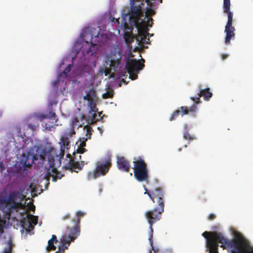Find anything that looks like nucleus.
Returning <instances> with one entry per match:
<instances>
[{
  "label": "nucleus",
  "instance_id": "obj_33",
  "mask_svg": "<svg viewBox=\"0 0 253 253\" xmlns=\"http://www.w3.org/2000/svg\"><path fill=\"white\" fill-rule=\"evenodd\" d=\"M28 127L32 130V131H34L35 130H36L37 126L35 125L29 124L28 125Z\"/></svg>",
  "mask_w": 253,
  "mask_h": 253
},
{
  "label": "nucleus",
  "instance_id": "obj_52",
  "mask_svg": "<svg viewBox=\"0 0 253 253\" xmlns=\"http://www.w3.org/2000/svg\"><path fill=\"white\" fill-rule=\"evenodd\" d=\"M181 151V148H179V149H178V151H179V152H180Z\"/></svg>",
  "mask_w": 253,
  "mask_h": 253
},
{
  "label": "nucleus",
  "instance_id": "obj_5",
  "mask_svg": "<svg viewBox=\"0 0 253 253\" xmlns=\"http://www.w3.org/2000/svg\"><path fill=\"white\" fill-rule=\"evenodd\" d=\"M46 152L40 147H37L36 152L32 154L28 152L27 154H23L21 158V163L23 166V171L26 170L28 168H31L35 161L39 160V164L42 165L45 161Z\"/></svg>",
  "mask_w": 253,
  "mask_h": 253
},
{
  "label": "nucleus",
  "instance_id": "obj_42",
  "mask_svg": "<svg viewBox=\"0 0 253 253\" xmlns=\"http://www.w3.org/2000/svg\"><path fill=\"white\" fill-rule=\"evenodd\" d=\"M0 169H1L2 170H4V165L3 164H2V162H0Z\"/></svg>",
  "mask_w": 253,
  "mask_h": 253
},
{
  "label": "nucleus",
  "instance_id": "obj_8",
  "mask_svg": "<svg viewBox=\"0 0 253 253\" xmlns=\"http://www.w3.org/2000/svg\"><path fill=\"white\" fill-rule=\"evenodd\" d=\"M122 53L121 50L115 49L111 51L110 53L106 56V63L109 64V68H106L105 75L109 74L111 70L117 71L120 67L122 58Z\"/></svg>",
  "mask_w": 253,
  "mask_h": 253
},
{
  "label": "nucleus",
  "instance_id": "obj_49",
  "mask_svg": "<svg viewBox=\"0 0 253 253\" xmlns=\"http://www.w3.org/2000/svg\"><path fill=\"white\" fill-rule=\"evenodd\" d=\"M184 128H185V129H186V128H187V125L185 124L184 125Z\"/></svg>",
  "mask_w": 253,
  "mask_h": 253
},
{
  "label": "nucleus",
  "instance_id": "obj_28",
  "mask_svg": "<svg viewBox=\"0 0 253 253\" xmlns=\"http://www.w3.org/2000/svg\"><path fill=\"white\" fill-rule=\"evenodd\" d=\"M113 96V90L112 89L109 90L102 95V97L104 99L112 97Z\"/></svg>",
  "mask_w": 253,
  "mask_h": 253
},
{
  "label": "nucleus",
  "instance_id": "obj_14",
  "mask_svg": "<svg viewBox=\"0 0 253 253\" xmlns=\"http://www.w3.org/2000/svg\"><path fill=\"white\" fill-rule=\"evenodd\" d=\"M117 166L119 170L126 172H128L130 169L129 162L124 157H117Z\"/></svg>",
  "mask_w": 253,
  "mask_h": 253
},
{
  "label": "nucleus",
  "instance_id": "obj_7",
  "mask_svg": "<svg viewBox=\"0 0 253 253\" xmlns=\"http://www.w3.org/2000/svg\"><path fill=\"white\" fill-rule=\"evenodd\" d=\"M79 235L78 226H76L74 228L67 227L64 235L60 239V243L56 253H64L70 246L71 242H73Z\"/></svg>",
  "mask_w": 253,
  "mask_h": 253
},
{
  "label": "nucleus",
  "instance_id": "obj_40",
  "mask_svg": "<svg viewBox=\"0 0 253 253\" xmlns=\"http://www.w3.org/2000/svg\"><path fill=\"white\" fill-rule=\"evenodd\" d=\"M46 116V115L43 114V115H40L41 119L43 120V119H48V118H45Z\"/></svg>",
  "mask_w": 253,
  "mask_h": 253
},
{
  "label": "nucleus",
  "instance_id": "obj_24",
  "mask_svg": "<svg viewBox=\"0 0 253 253\" xmlns=\"http://www.w3.org/2000/svg\"><path fill=\"white\" fill-rule=\"evenodd\" d=\"M223 12H227L230 11V0H223Z\"/></svg>",
  "mask_w": 253,
  "mask_h": 253
},
{
  "label": "nucleus",
  "instance_id": "obj_6",
  "mask_svg": "<svg viewBox=\"0 0 253 253\" xmlns=\"http://www.w3.org/2000/svg\"><path fill=\"white\" fill-rule=\"evenodd\" d=\"M133 172L135 178L139 182L148 181V170L147 164L140 157L133 159Z\"/></svg>",
  "mask_w": 253,
  "mask_h": 253
},
{
  "label": "nucleus",
  "instance_id": "obj_21",
  "mask_svg": "<svg viewBox=\"0 0 253 253\" xmlns=\"http://www.w3.org/2000/svg\"><path fill=\"white\" fill-rule=\"evenodd\" d=\"M81 169L82 166L80 165L78 162L75 161L73 159H71L68 163V166H66V169L73 170L74 169Z\"/></svg>",
  "mask_w": 253,
  "mask_h": 253
},
{
  "label": "nucleus",
  "instance_id": "obj_17",
  "mask_svg": "<svg viewBox=\"0 0 253 253\" xmlns=\"http://www.w3.org/2000/svg\"><path fill=\"white\" fill-rule=\"evenodd\" d=\"M82 126L81 125H79V120L78 118L75 117L73 120L72 123L70 125V128L69 129H67L66 130L68 131V134L69 136H72L76 133L75 128L76 127L79 128L80 127H82Z\"/></svg>",
  "mask_w": 253,
  "mask_h": 253
},
{
  "label": "nucleus",
  "instance_id": "obj_31",
  "mask_svg": "<svg viewBox=\"0 0 253 253\" xmlns=\"http://www.w3.org/2000/svg\"><path fill=\"white\" fill-rule=\"evenodd\" d=\"M179 114H180V111L179 110H176L171 115V116L169 118V120L170 121L174 120L178 116Z\"/></svg>",
  "mask_w": 253,
  "mask_h": 253
},
{
  "label": "nucleus",
  "instance_id": "obj_19",
  "mask_svg": "<svg viewBox=\"0 0 253 253\" xmlns=\"http://www.w3.org/2000/svg\"><path fill=\"white\" fill-rule=\"evenodd\" d=\"M57 242L58 240L56 235H52L51 238L48 241V244L46 248L47 252H49L51 251H55L56 247L54 245V243H57Z\"/></svg>",
  "mask_w": 253,
  "mask_h": 253
},
{
  "label": "nucleus",
  "instance_id": "obj_13",
  "mask_svg": "<svg viewBox=\"0 0 253 253\" xmlns=\"http://www.w3.org/2000/svg\"><path fill=\"white\" fill-rule=\"evenodd\" d=\"M199 88L200 91L198 93V96L196 97H191V100L196 102V103H200L201 102L200 99L201 97H203L205 100H209L212 95V92L210 91V88L207 87L205 89H201L200 87Z\"/></svg>",
  "mask_w": 253,
  "mask_h": 253
},
{
  "label": "nucleus",
  "instance_id": "obj_12",
  "mask_svg": "<svg viewBox=\"0 0 253 253\" xmlns=\"http://www.w3.org/2000/svg\"><path fill=\"white\" fill-rule=\"evenodd\" d=\"M20 191H14L9 193V197L10 200L12 201V204L10 206L9 210L10 209H17L21 205V203L16 202V200H19L20 202L24 200L25 196L22 194V188L20 187Z\"/></svg>",
  "mask_w": 253,
  "mask_h": 253
},
{
  "label": "nucleus",
  "instance_id": "obj_26",
  "mask_svg": "<svg viewBox=\"0 0 253 253\" xmlns=\"http://www.w3.org/2000/svg\"><path fill=\"white\" fill-rule=\"evenodd\" d=\"M96 46V44L91 43V44L90 45L89 48H88L86 50H85L84 49L82 51V52H83L84 53H86L88 54H89L90 52H91L90 55H92L93 54L92 51L94 50V47Z\"/></svg>",
  "mask_w": 253,
  "mask_h": 253
},
{
  "label": "nucleus",
  "instance_id": "obj_37",
  "mask_svg": "<svg viewBox=\"0 0 253 253\" xmlns=\"http://www.w3.org/2000/svg\"><path fill=\"white\" fill-rule=\"evenodd\" d=\"M4 253H11V246H9V248L5 250Z\"/></svg>",
  "mask_w": 253,
  "mask_h": 253
},
{
  "label": "nucleus",
  "instance_id": "obj_27",
  "mask_svg": "<svg viewBox=\"0 0 253 253\" xmlns=\"http://www.w3.org/2000/svg\"><path fill=\"white\" fill-rule=\"evenodd\" d=\"M183 137L185 139L188 140H193L196 138L194 135H191L188 131H186L183 133Z\"/></svg>",
  "mask_w": 253,
  "mask_h": 253
},
{
  "label": "nucleus",
  "instance_id": "obj_23",
  "mask_svg": "<svg viewBox=\"0 0 253 253\" xmlns=\"http://www.w3.org/2000/svg\"><path fill=\"white\" fill-rule=\"evenodd\" d=\"M84 131H85V138H87V139H90L91 138L92 132L93 131L92 128L89 125H87L84 126Z\"/></svg>",
  "mask_w": 253,
  "mask_h": 253
},
{
  "label": "nucleus",
  "instance_id": "obj_16",
  "mask_svg": "<svg viewBox=\"0 0 253 253\" xmlns=\"http://www.w3.org/2000/svg\"><path fill=\"white\" fill-rule=\"evenodd\" d=\"M198 104L194 102V103L189 108L186 106H181L180 107L181 116H183L184 115L188 114L189 113H191L193 116L195 117V113L198 110L197 104Z\"/></svg>",
  "mask_w": 253,
  "mask_h": 253
},
{
  "label": "nucleus",
  "instance_id": "obj_43",
  "mask_svg": "<svg viewBox=\"0 0 253 253\" xmlns=\"http://www.w3.org/2000/svg\"><path fill=\"white\" fill-rule=\"evenodd\" d=\"M3 232V226L0 223V233H2Z\"/></svg>",
  "mask_w": 253,
  "mask_h": 253
},
{
  "label": "nucleus",
  "instance_id": "obj_25",
  "mask_svg": "<svg viewBox=\"0 0 253 253\" xmlns=\"http://www.w3.org/2000/svg\"><path fill=\"white\" fill-rule=\"evenodd\" d=\"M0 203L5 207H7L10 203L12 204V201L10 200L9 196L7 197L0 199Z\"/></svg>",
  "mask_w": 253,
  "mask_h": 253
},
{
  "label": "nucleus",
  "instance_id": "obj_10",
  "mask_svg": "<svg viewBox=\"0 0 253 253\" xmlns=\"http://www.w3.org/2000/svg\"><path fill=\"white\" fill-rule=\"evenodd\" d=\"M143 64L141 63L139 60L136 59H128L126 64V69L129 75V78L132 80H136L138 78L137 73L143 69Z\"/></svg>",
  "mask_w": 253,
  "mask_h": 253
},
{
  "label": "nucleus",
  "instance_id": "obj_30",
  "mask_svg": "<svg viewBox=\"0 0 253 253\" xmlns=\"http://www.w3.org/2000/svg\"><path fill=\"white\" fill-rule=\"evenodd\" d=\"M28 219L30 220L32 223L34 224H37L38 218L37 216L31 215L30 214H28L27 215Z\"/></svg>",
  "mask_w": 253,
  "mask_h": 253
},
{
  "label": "nucleus",
  "instance_id": "obj_41",
  "mask_svg": "<svg viewBox=\"0 0 253 253\" xmlns=\"http://www.w3.org/2000/svg\"><path fill=\"white\" fill-rule=\"evenodd\" d=\"M30 209L32 211H35V206L33 205H32L30 207Z\"/></svg>",
  "mask_w": 253,
  "mask_h": 253
},
{
  "label": "nucleus",
  "instance_id": "obj_54",
  "mask_svg": "<svg viewBox=\"0 0 253 253\" xmlns=\"http://www.w3.org/2000/svg\"><path fill=\"white\" fill-rule=\"evenodd\" d=\"M86 44L88 45V42H86Z\"/></svg>",
  "mask_w": 253,
  "mask_h": 253
},
{
  "label": "nucleus",
  "instance_id": "obj_45",
  "mask_svg": "<svg viewBox=\"0 0 253 253\" xmlns=\"http://www.w3.org/2000/svg\"><path fill=\"white\" fill-rule=\"evenodd\" d=\"M97 129L100 131V134H102V133L103 132L102 129L101 127H98Z\"/></svg>",
  "mask_w": 253,
  "mask_h": 253
},
{
  "label": "nucleus",
  "instance_id": "obj_22",
  "mask_svg": "<svg viewBox=\"0 0 253 253\" xmlns=\"http://www.w3.org/2000/svg\"><path fill=\"white\" fill-rule=\"evenodd\" d=\"M84 213L81 211H78L76 213V215L77 216V219H73L72 220L74 222V225L73 228H74L76 226H78L79 228V230L80 231V218L81 217L84 216Z\"/></svg>",
  "mask_w": 253,
  "mask_h": 253
},
{
  "label": "nucleus",
  "instance_id": "obj_55",
  "mask_svg": "<svg viewBox=\"0 0 253 253\" xmlns=\"http://www.w3.org/2000/svg\"><path fill=\"white\" fill-rule=\"evenodd\" d=\"M184 147H185V148H186V147H187V145H184Z\"/></svg>",
  "mask_w": 253,
  "mask_h": 253
},
{
  "label": "nucleus",
  "instance_id": "obj_35",
  "mask_svg": "<svg viewBox=\"0 0 253 253\" xmlns=\"http://www.w3.org/2000/svg\"><path fill=\"white\" fill-rule=\"evenodd\" d=\"M216 218V215L213 213H211L208 216V219L210 220H212Z\"/></svg>",
  "mask_w": 253,
  "mask_h": 253
},
{
  "label": "nucleus",
  "instance_id": "obj_32",
  "mask_svg": "<svg viewBox=\"0 0 253 253\" xmlns=\"http://www.w3.org/2000/svg\"><path fill=\"white\" fill-rule=\"evenodd\" d=\"M154 14H155V11L153 10H152L150 8L147 9L146 13V15L147 16L148 15H153Z\"/></svg>",
  "mask_w": 253,
  "mask_h": 253
},
{
  "label": "nucleus",
  "instance_id": "obj_39",
  "mask_svg": "<svg viewBox=\"0 0 253 253\" xmlns=\"http://www.w3.org/2000/svg\"><path fill=\"white\" fill-rule=\"evenodd\" d=\"M162 253H172L171 250H166L164 251Z\"/></svg>",
  "mask_w": 253,
  "mask_h": 253
},
{
  "label": "nucleus",
  "instance_id": "obj_53",
  "mask_svg": "<svg viewBox=\"0 0 253 253\" xmlns=\"http://www.w3.org/2000/svg\"><path fill=\"white\" fill-rule=\"evenodd\" d=\"M149 253H152V251L150 250Z\"/></svg>",
  "mask_w": 253,
  "mask_h": 253
},
{
  "label": "nucleus",
  "instance_id": "obj_48",
  "mask_svg": "<svg viewBox=\"0 0 253 253\" xmlns=\"http://www.w3.org/2000/svg\"><path fill=\"white\" fill-rule=\"evenodd\" d=\"M10 213H11V212L9 211L6 212V214H8V215H10Z\"/></svg>",
  "mask_w": 253,
  "mask_h": 253
},
{
  "label": "nucleus",
  "instance_id": "obj_11",
  "mask_svg": "<svg viewBox=\"0 0 253 253\" xmlns=\"http://www.w3.org/2000/svg\"><path fill=\"white\" fill-rule=\"evenodd\" d=\"M228 16V20L225 27V33L226 36L225 38V43L226 44L230 43L231 40H233L235 37V28L232 26L233 24V13L231 11L226 12Z\"/></svg>",
  "mask_w": 253,
  "mask_h": 253
},
{
  "label": "nucleus",
  "instance_id": "obj_38",
  "mask_svg": "<svg viewBox=\"0 0 253 253\" xmlns=\"http://www.w3.org/2000/svg\"><path fill=\"white\" fill-rule=\"evenodd\" d=\"M227 57H228V55L227 54H222L221 55V58H222V60H225Z\"/></svg>",
  "mask_w": 253,
  "mask_h": 253
},
{
  "label": "nucleus",
  "instance_id": "obj_18",
  "mask_svg": "<svg viewBox=\"0 0 253 253\" xmlns=\"http://www.w3.org/2000/svg\"><path fill=\"white\" fill-rule=\"evenodd\" d=\"M87 140V138L83 137L80 138L77 142L76 144L78 145V149L77 150V153L79 154H83L84 152L86 151L84 147L86 146V142Z\"/></svg>",
  "mask_w": 253,
  "mask_h": 253
},
{
  "label": "nucleus",
  "instance_id": "obj_36",
  "mask_svg": "<svg viewBox=\"0 0 253 253\" xmlns=\"http://www.w3.org/2000/svg\"><path fill=\"white\" fill-rule=\"evenodd\" d=\"M84 100H88V101H89V100H90L91 99V96H90V95L89 93H87L86 95H85L84 97Z\"/></svg>",
  "mask_w": 253,
  "mask_h": 253
},
{
  "label": "nucleus",
  "instance_id": "obj_2",
  "mask_svg": "<svg viewBox=\"0 0 253 253\" xmlns=\"http://www.w3.org/2000/svg\"><path fill=\"white\" fill-rule=\"evenodd\" d=\"M145 194H147L154 203L157 204V206L152 210H149L145 212V216L149 225L148 232L149 241L154 253H158V250L154 249L153 242V225L160 220L162 216V213L164 211L165 207V192L161 187H158L151 191H148L145 188Z\"/></svg>",
  "mask_w": 253,
  "mask_h": 253
},
{
  "label": "nucleus",
  "instance_id": "obj_9",
  "mask_svg": "<svg viewBox=\"0 0 253 253\" xmlns=\"http://www.w3.org/2000/svg\"><path fill=\"white\" fill-rule=\"evenodd\" d=\"M111 166V159L110 158L105 161L97 162L94 170L88 174V179H95L101 175H105L108 172Z\"/></svg>",
  "mask_w": 253,
  "mask_h": 253
},
{
  "label": "nucleus",
  "instance_id": "obj_15",
  "mask_svg": "<svg viewBox=\"0 0 253 253\" xmlns=\"http://www.w3.org/2000/svg\"><path fill=\"white\" fill-rule=\"evenodd\" d=\"M98 116H97V113L94 112L93 110L92 111H89L87 117L86 121L88 124H95L97 122L102 120L103 119V116H101L102 112H98Z\"/></svg>",
  "mask_w": 253,
  "mask_h": 253
},
{
  "label": "nucleus",
  "instance_id": "obj_46",
  "mask_svg": "<svg viewBox=\"0 0 253 253\" xmlns=\"http://www.w3.org/2000/svg\"><path fill=\"white\" fill-rule=\"evenodd\" d=\"M16 131L18 133H19V134L21 133L20 129L19 128L16 129Z\"/></svg>",
  "mask_w": 253,
  "mask_h": 253
},
{
  "label": "nucleus",
  "instance_id": "obj_1",
  "mask_svg": "<svg viewBox=\"0 0 253 253\" xmlns=\"http://www.w3.org/2000/svg\"><path fill=\"white\" fill-rule=\"evenodd\" d=\"M235 238L229 240L224 234L217 231H205L202 235L206 239V246L209 253H218L220 247L227 250L230 253H253V246L240 233H234Z\"/></svg>",
  "mask_w": 253,
  "mask_h": 253
},
{
  "label": "nucleus",
  "instance_id": "obj_4",
  "mask_svg": "<svg viewBox=\"0 0 253 253\" xmlns=\"http://www.w3.org/2000/svg\"><path fill=\"white\" fill-rule=\"evenodd\" d=\"M129 0L130 5V19L132 21L138 32L136 40L142 43L145 42L147 40V36L149 35L148 27H152L153 19L152 17H148L146 21L143 19L140 22V17L143 16V12L140 5L135 4V2L139 1V0ZM147 40H149V39Z\"/></svg>",
  "mask_w": 253,
  "mask_h": 253
},
{
  "label": "nucleus",
  "instance_id": "obj_56",
  "mask_svg": "<svg viewBox=\"0 0 253 253\" xmlns=\"http://www.w3.org/2000/svg\"><path fill=\"white\" fill-rule=\"evenodd\" d=\"M160 2H162V0H160Z\"/></svg>",
  "mask_w": 253,
  "mask_h": 253
},
{
  "label": "nucleus",
  "instance_id": "obj_47",
  "mask_svg": "<svg viewBox=\"0 0 253 253\" xmlns=\"http://www.w3.org/2000/svg\"><path fill=\"white\" fill-rule=\"evenodd\" d=\"M82 119H83V120H84V119L85 118V116H84V115H82Z\"/></svg>",
  "mask_w": 253,
  "mask_h": 253
},
{
  "label": "nucleus",
  "instance_id": "obj_29",
  "mask_svg": "<svg viewBox=\"0 0 253 253\" xmlns=\"http://www.w3.org/2000/svg\"><path fill=\"white\" fill-rule=\"evenodd\" d=\"M45 118H48V119L54 120H55V122H57L58 119H56V115L55 113L50 111L48 114H46V116Z\"/></svg>",
  "mask_w": 253,
  "mask_h": 253
},
{
  "label": "nucleus",
  "instance_id": "obj_20",
  "mask_svg": "<svg viewBox=\"0 0 253 253\" xmlns=\"http://www.w3.org/2000/svg\"><path fill=\"white\" fill-rule=\"evenodd\" d=\"M72 67V65L71 64H69L67 67L66 68L64 71H63V72L61 73V75H59L58 76V78L56 80H55L53 84V86L55 87L56 86L57 84H59V80L60 79V78L63 76V77L66 78L68 76V73L69 72L71 69V67Z\"/></svg>",
  "mask_w": 253,
  "mask_h": 253
},
{
  "label": "nucleus",
  "instance_id": "obj_34",
  "mask_svg": "<svg viewBox=\"0 0 253 253\" xmlns=\"http://www.w3.org/2000/svg\"><path fill=\"white\" fill-rule=\"evenodd\" d=\"M92 110L94 111V112H95V113H98V109L96 108L95 105H93V106H91L90 107V110L89 111H92Z\"/></svg>",
  "mask_w": 253,
  "mask_h": 253
},
{
  "label": "nucleus",
  "instance_id": "obj_51",
  "mask_svg": "<svg viewBox=\"0 0 253 253\" xmlns=\"http://www.w3.org/2000/svg\"><path fill=\"white\" fill-rule=\"evenodd\" d=\"M18 136H21V138H23V136H22L21 134H18Z\"/></svg>",
  "mask_w": 253,
  "mask_h": 253
},
{
  "label": "nucleus",
  "instance_id": "obj_50",
  "mask_svg": "<svg viewBox=\"0 0 253 253\" xmlns=\"http://www.w3.org/2000/svg\"><path fill=\"white\" fill-rule=\"evenodd\" d=\"M18 136H21V138H23V136H22L21 134H18Z\"/></svg>",
  "mask_w": 253,
  "mask_h": 253
},
{
  "label": "nucleus",
  "instance_id": "obj_44",
  "mask_svg": "<svg viewBox=\"0 0 253 253\" xmlns=\"http://www.w3.org/2000/svg\"><path fill=\"white\" fill-rule=\"evenodd\" d=\"M69 217H70L69 214H67L63 217V219L65 220V219H68Z\"/></svg>",
  "mask_w": 253,
  "mask_h": 253
},
{
  "label": "nucleus",
  "instance_id": "obj_3",
  "mask_svg": "<svg viewBox=\"0 0 253 253\" xmlns=\"http://www.w3.org/2000/svg\"><path fill=\"white\" fill-rule=\"evenodd\" d=\"M68 131L65 130L64 134L62 136L60 139V150L58 155L55 153V150L52 148L48 155V163L45 166V169H47V175L52 177L53 181H56L61 179L64 175L57 168L59 167L61 164V159L64 156L65 149H68L69 145V138L72 136L68 135Z\"/></svg>",
  "mask_w": 253,
  "mask_h": 253
}]
</instances>
